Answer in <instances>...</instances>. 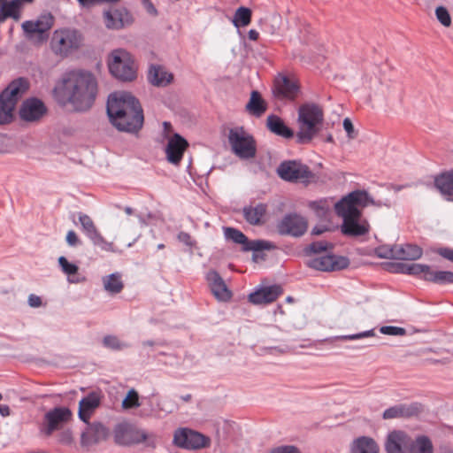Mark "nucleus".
Returning a JSON list of instances; mask_svg holds the SVG:
<instances>
[{"label":"nucleus","mask_w":453,"mask_h":453,"mask_svg":"<svg viewBox=\"0 0 453 453\" xmlns=\"http://www.w3.org/2000/svg\"><path fill=\"white\" fill-rule=\"evenodd\" d=\"M97 94V82L89 72L73 71L66 73L53 90L61 106L71 104L77 111L88 110Z\"/></svg>","instance_id":"f257e3e1"},{"label":"nucleus","mask_w":453,"mask_h":453,"mask_svg":"<svg viewBox=\"0 0 453 453\" xmlns=\"http://www.w3.org/2000/svg\"><path fill=\"white\" fill-rule=\"evenodd\" d=\"M107 115L111 125L120 132L138 133L144 121L140 102L130 93L118 91L108 96Z\"/></svg>","instance_id":"f03ea898"},{"label":"nucleus","mask_w":453,"mask_h":453,"mask_svg":"<svg viewBox=\"0 0 453 453\" xmlns=\"http://www.w3.org/2000/svg\"><path fill=\"white\" fill-rule=\"evenodd\" d=\"M375 204L365 190H355L342 198L334 205L335 212L342 218L341 232L348 237H359L369 233L370 225L362 219L359 208Z\"/></svg>","instance_id":"7ed1b4c3"},{"label":"nucleus","mask_w":453,"mask_h":453,"mask_svg":"<svg viewBox=\"0 0 453 453\" xmlns=\"http://www.w3.org/2000/svg\"><path fill=\"white\" fill-rule=\"evenodd\" d=\"M324 122L323 109L317 104L306 103L298 109L299 130L296 135L297 144H308L319 133Z\"/></svg>","instance_id":"20e7f679"},{"label":"nucleus","mask_w":453,"mask_h":453,"mask_svg":"<svg viewBox=\"0 0 453 453\" xmlns=\"http://www.w3.org/2000/svg\"><path fill=\"white\" fill-rule=\"evenodd\" d=\"M27 88V80L19 78L12 81L0 94V125H7L13 120V111L17 102Z\"/></svg>","instance_id":"39448f33"},{"label":"nucleus","mask_w":453,"mask_h":453,"mask_svg":"<svg viewBox=\"0 0 453 453\" xmlns=\"http://www.w3.org/2000/svg\"><path fill=\"white\" fill-rule=\"evenodd\" d=\"M109 71L121 81H133L137 76V67L133 56L123 49L111 51L108 60Z\"/></svg>","instance_id":"423d86ee"},{"label":"nucleus","mask_w":453,"mask_h":453,"mask_svg":"<svg viewBox=\"0 0 453 453\" xmlns=\"http://www.w3.org/2000/svg\"><path fill=\"white\" fill-rule=\"evenodd\" d=\"M83 41L81 34L74 28L65 27L54 31L50 40V49L53 53L61 58H66L77 50Z\"/></svg>","instance_id":"0eeeda50"},{"label":"nucleus","mask_w":453,"mask_h":453,"mask_svg":"<svg viewBox=\"0 0 453 453\" xmlns=\"http://www.w3.org/2000/svg\"><path fill=\"white\" fill-rule=\"evenodd\" d=\"M397 272L414 275L437 285L453 284V272L434 270L428 265L399 263Z\"/></svg>","instance_id":"6e6552de"},{"label":"nucleus","mask_w":453,"mask_h":453,"mask_svg":"<svg viewBox=\"0 0 453 453\" xmlns=\"http://www.w3.org/2000/svg\"><path fill=\"white\" fill-rule=\"evenodd\" d=\"M115 441L119 445H133L144 443L146 448L155 449L157 443V436L137 429L128 423H121L114 429Z\"/></svg>","instance_id":"1a4fd4ad"},{"label":"nucleus","mask_w":453,"mask_h":453,"mask_svg":"<svg viewBox=\"0 0 453 453\" xmlns=\"http://www.w3.org/2000/svg\"><path fill=\"white\" fill-rule=\"evenodd\" d=\"M228 141L234 153L239 157L250 159L255 157L257 152L256 142L253 136L249 134L243 127L231 128Z\"/></svg>","instance_id":"9d476101"},{"label":"nucleus","mask_w":453,"mask_h":453,"mask_svg":"<svg viewBox=\"0 0 453 453\" xmlns=\"http://www.w3.org/2000/svg\"><path fill=\"white\" fill-rule=\"evenodd\" d=\"M72 411L67 407H55L45 413L40 425V433L50 437L55 431L62 427L72 419Z\"/></svg>","instance_id":"9b49d317"},{"label":"nucleus","mask_w":453,"mask_h":453,"mask_svg":"<svg viewBox=\"0 0 453 453\" xmlns=\"http://www.w3.org/2000/svg\"><path fill=\"white\" fill-rule=\"evenodd\" d=\"M276 172L280 179L289 182H304L313 176L310 168L306 165L296 160H287L281 162Z\"/></svg>","instance_id":"f8f14e48"},{"label":"nucleus","mask_w":453,"mask_h":453,"mask_svg":"<svg viewBox=\"0 0 453 453\" xmlns=\"http://www.w3.org/2000/svg\"><path fill=\"white\" fill-rule=\"evenodd\" d=\"M225 237L236 244H242L243 251H263L273 250L276 245L266 240H249L248 237L239 229L234 227L224 228Z\"/></svg>","instance_id":"ddd939ff"},{"label":"nucleus","mask_w":453,"mask_h":453,"mask_svg":"<svg viewBox=\"0 0 453 453\" xmlns=\"http://www.w3.org/2000/svg\"><path fill=\"white\" fill-rule=\"evenodd\" d=\"M276 227L280 235H289L297 238L306 233L308 220L298 213L290 212L283 216L277 223Z\"/></svg>","instance_id":"4468645a"},{"label":"nucleus","mask_w":453,"mask_h":453,"mask_svg":"<svg viewBox=\"0 0 453 453\" xmlns=\"http://www.w3.org/2000/svg\"><path fill=\"white\" fill-rule=\"evenodd\" d=\"M173 442L180 448L187 449H198L210 445V438L188 428H180L175 431Z\"/></svg>","instance_id":"2eb2a0df"},{"label":"nucleus","mask_w":453,"mask_h":453,"mask_svg":"<svg viewBox=\"0 0 453 453\" xmlns=\"http://www.w3.org/2000/svg\"><path fill=\"white\" fill-rule=\"evenodd\" d=\"M299 93L300 86L296 79L281 73L274 78L273 94L277 99L294 101Z\"/></svg>","instance_id":"dca6fc26"},{"label":"nucleus","mask_w":453,"mask_h":453,"mask_svg":"<svg viewBox=\"0 0 453 453\" xmlns=\"http://www.w3.org/2000/svg\"><path fill=\"white\" fill-rule=\"evenodd\" d=\"M306 265L311 269L321 272H334L346 269L349 265V259L344 256L326 255L311 258Z\"/></svg>","instance_id":"f3484780"},{"label":"nucleus","mask_w":453,"mask_h":453,"mask_svg":"<svg viewBox=\"0 0 453 453\" xmlns=\"http://www.w3.org/2000/svg\"><path fill=\"white\" fill-rule=\"evenodd\" d=\"M54 17L51 13L41 15L37 20H27L22 23V29L29 36L37 35L40 42L48 38V31L53 27Z\"/></svg>","instance_id":"a211bd4d"},{"label":"nucleus","mask_w":453,"mask_h":453,"mask_svg":"<svg viewBox=\"0 0 453 453\" xmlns=\"http://www.w3.org/2000/svg\"><path fill=\"white\" fill-rule=\"evenodd\" d=\"M47 112L44 103L35 97L27 98L20 105L19 115L26 122H36Z\"/></svg>","instance_id":"6ab92c4d"},{"label":"nucleus","mask_w":453,"mask_h":453,"mask_svg":"<svg viewBox=\"0 0 453 453\" xmlns=\"http://www.w3.org/2000/svg\"><path fill=\"white\" fill-rule=\"evenodd\" d=\"M422 411L423 407L418 403H400L386 409L382 413V418H410L418 416Z\"/></svg>","instance_id":"aec40b11"},{"label":"nucleus","mask_w":453,"mask_h":453,"mask_svg":"<svg viewBox=\"0 0 453 453\" xmlns=\"http://www.w3.org/2000/svg\"><path fill=\"white\" fill-rule=\"evenodd\" d=\"M88 427L81 434V444L84 447H88L93 444L98 443L107 438L109 430L99 422L87 423Z\"/></svg>","instance_id":"412c9836"},{"label":"nucleus","mask_w":453,"mask_h":453,"mask_svg":"<svg viewBox=\"0 0 453 453\" xmlns=\"http://www.w3.org/2000/svg\"><path fill=\"white\" fill-rule=\"evenodd\" d=\"M282 292V288L279 285L263 287L250 293L248 296V300L250 303L256 305L267 304L274 302Z\"/></svg>","instance_id":"4be33fe9"},{"label":"nucleus","mask_w":453,"mask_h":453,"mask_svg":"<svg viewBox=\"0 0 453 453\" xmlns=\"http://www.w3.org/2000/svg\"><path fill=\"white\" fill-rule=\"evenodd\" d=\"M188 147L187 140L179 134H174L169 139L165 149L167 160L173 165H179Z\"/></svg>","instance_id":"5701e85b"},{"label":"nucleus","mask_w":453,"mask_h":453,"mask_svg":"<svg viewBox=\"0 0 453 453\" xmlns=\"http://www.w3.org/2000/svg\"><path fill=\"white\" fill-rule=\"evenodd\" d=\"M101 403L100 393L93 391L84 396L79 403L78 415L81 420L88 423L90 417Z\"/></svg>","instance_id":"b1692460"},{"label":"nucleus","mask_w":453,"mask_h":453,"mask_svg":"<svg viewBox=\"0 0 453 453\" xmlns=\"http://www.w3.org/2000/svg\"><path fill=\"white\" fill-rule=\"evenodd\" d=\"M106 27L120 29L132 23V16L126 9H115L104 14Z\"/></svg>","instance_id":"393cba45"},{"label":"nucleus","mask_w":453,"mask_h":453,"mask_svg":"<svg viewBox=\"0 0 453 453\" xmlns=\"http://www.w3.org/2000/svg\"><path fill=\"white\" fill-rule=\"evenodd\" d=\"M244 219L251 226H262L266 222L267 205L263 203L245 206L242 209Z\"/></svg>","instance_id":"a878e982"},{"label":"nucleus","mask_w":453,"mask_h":453,"mask_svg":"<svg viewBox=\"0 0 453 453\" xmlns=\"http://www.w3.org/2000/svg\"><path fill=\"white\" fill-rule=\"evenodd\" d=\"M207 280L214 296L220 301H227L232 297L231 291L227 288L219 273L214 270L207 273Z\"/></svg>","instance_id":"bb28decb"},{"label":"nucleus","mask_w":453,"mask_h":453,"mask_svg":"<svg viewBox=\"0 0 453 453\" xmlns=\"http://www.w3.org/2000/svg\"><path fill=\"white\" fill-rule=\"evenodd\" d=\"M173 80V73L159 65H150L148 72V81L156 87H165Z\"/></svg>","instance_id":"cd10ccee"},{"label":"nucleus","mask_w":453,"mask_h":453,"mask_svg":"<svg viewBox=\"0 0 453 453\" xmlns=\"http://www.w3.org/2000/svg\"><path fill=\"white\" fill-rule=\"evenodd\" d=\"M266 127L271 133L285 139H291L295 134L294 131L285 124L283 119L274 114L267 117Z\"/></svg>","instance_id":"c85d7f7f"},{"label":"nucleus","mask_w":453,"mask_h":453,"mask_svg":"<svg viewBox=\"0 0 453 453\" xmlns=\"http://www.w3.org/2000/svg\"><path fill=\"white\" fill-rule=\"evenodd\" d=\"M245 108L250 115L260 118L267 111V103L258 91L253 90Z\"/></svg>","instance_id":"c756f323"},{"label":"nucleus","mask_w":453,"mask_h":453,"mask_svg":"<svg viewBox=\"0 0 453 453\" xmlns=\"http://www.w3.org/2000/svg\"><path fill=\"white\" fill-rule=\"evenodd\" d=\"M349 453H379V446L372 438L360 436L352 441Z\"/></svg>","instance_id":"7c9ffc66"},{"label":"nucleus","mask_w":453,"mask_h":453,"mask_svg":"<svg viewBox=\"0 0 453 453\" xmlns=\"http://www.w3.org/2000/svg\"><path fill=\"white\" fill-rule=\"evenodd\" d=\"M422 249L418 245L405 244L395 245V259L398 260H416L421 257Z\"/></svg>","instance_id":"2f4dec72"},{"label":"nucleus","mask_w":453,"mask_h":453,"mask_svg":"<svg viewBox=\"0 0 453 453\" xmlns=\"http://www.w3.org/2000/svg\"><path fill=\"white\" fill-rule=\"evenodd\" d=\"M406 434L403 431L391 432L387 439L385 448L388 453H404L403 444L404 443Z\"/></svg>","instance_id":"473e14b6"},{"label":"nucleus","mask_w":453,"mask_h":453,"mask_svg":"<svg viewBox=\"0 0 453 453\" xmlns=\"http://www.w3.org/2000/svg\"><path fill=\"white\" fill-rule=\"evenodd\" d=\"M434 185L443 196H453V170L438 175Z\"/></svg>","instance_id":"72a5a7b5"},{"label":"nucleus","mask_w":453,"mask_h":453,"mask_svg":"<svg viewBox=\"0 0 453 453\" xmlns=\"http://www.w3.org/2000/svg\"><path fill=\"white\" fill-rule=\"evenodd\" d=\"M104 289L111 294H119L122 291L124 284L119 273H111L103 279Z\"/></svg>","instance_id":"f704fd0d"},{"label":"nucleus","mask_w":453,"mask_h":453,"mask_svg":"<svg viewBox=\"0 0 453 453\" xmlns=\"http://www.w3.org/2000/svg\"><path fill=\"white\" fill-rule=\"evenodd\" d=\"M411 450L412 453H434V445L428 436L418 435L413 442Z\"/></svg>","instance_id":"c9c22d12"},{"label":"nucleus","mask_w":453,"mask_h":453,"mask_svg":"<svg viewBox=\"0 0 453 453\" xmlns=\"http://www.w3.org/2000/svg\"><path fill=\"white\" fill-rule=\"evenodd\" d=\"M20 0L0 1V9H3L4 12H6L9 15V17H11L16 21H18L20 19Z\"/></svg>","instance_id":"e433bc0d"},{"label":"nucleus","mask_w":453,"mask_h":453,"mask_svg":"<svg viewBox=\"0 0 453 453\" xmlns=\"http://www.w3.org/2000/svg\"><path fill=\"white\" fill-rule=\"evenodd\" d=\"M252 12L250 8L241 6L234 15L233 24L236 27H247L251 21Z\"/></svg>","instance_id":"4c0bfd02"},{"label":"nucleus","mask_w":453,"mask_h":453,"mask_svg":"<svg viewBox=\"0 0 453 453\" xmlns=\"http://www.w3.org/2000/svg\"><path fill=\"white\" fill-rule=\"evenodd\" d=\"M334 249V244L326 241L313 242L303 250L306 256L312 254H319L324 251L331 250Z\"/></svg>","instance_id":"58836bf2"},{"label":"nucleus","mask_w":453,"mask_h":453,"mask_svg":"<svg viewBox=\"0 0 453 453\" xmlns=\"http://www.w3.org/2000/svg\"><path fill=\"white\" fill-rule=\"evenodd\" d=\"M79 221L82 226L83 231L88 238L97 232L92 219L88 215L79 213Z\"/></svg>","instance_id":"ea45409f"},{"label":"nucleus","mask_w":453,"mask_h":453,"mask_svg":"<svg viewBox=\"0 0 453 453\" xmlns=\"http://www.w3.org/2000/svg\"><path fill=\"white\" fill-rule=\"evenodd\" d=\"M141 405L139 402V395L137 391L134 388L130 389L122 401V408L125 410L137 408Z\"/></svg>","instance_id":"a19ab883"},{"label":"nucleus","mask_w":453,"mask_h":453,"mask_svg":"<svg viewBox=\"0 0 453 453\" xmlns=\"http://www.w3.org/2000/svg\"><path fill=\"white\" fill-rule=\"evenodd\" d=\"M103 343L104 347L113 350H121L123 349L129 347L127 343L120 342L119 338L115 335L104 336Z\"/></svg>","instance_id":"79ce46f5"},{"label":"nucleus","mask_w":453,"mask_h":453,"mask_svg":"<svg viewBox=\"0 0 453 453\" xmlns=\"http://www.w3.org/2000/svg\"><path fill=\"white\" fill-rule=\"evenodd\" d=\"M89 239L92 241V242L96 245L101 248L103 250L105 251H112L113 250V244L111 242H107L101 234L97 231L95 234H93Z\"/></svg>","instance_id":"37998d69"},{"label":"nucleus","mask_w":453,"mask_h":453,"mask_svg":"<svg viewBox=\"0 0 453 453\" xmlns=\"http://www.w3.org/2000/svg\"><path fill=\"white\" fill-rule=\"evenodd\" d=\"M375 254L380 258L395 259V245L392 247L380 246L375 249Z\"/></svg>","instance_id":"c03bdc74"},{"label":"nucleus","mask_w":453,"mask_h":453,"mask_svg":"<svg viewBox=\"0 0 453 453\" xmlns=\"http://www.w3.org/2000/svg\"><path fill=\"white\" fill-rule=\"evenodd\" d=\"M58 264L62 271L70 277H73L78 273V266L74 264L69 263L68 260L63 256L58 258Z\"/></svg>","instance_id":"a18cd8bd"},{"label":"nucleus","mask_w":453,"mask_h":453,"mask_svg":"<svg viewBox=\"0 0 453 453\" xmlns=\"http://www.w3.org/2000/svg\"><path fill=\"white\" fill-rule=\"evenodd\" d=\"M57 441L65 446H73L74 444L73 435L70 429L61 430L57 435Z\"/></svg>","instance_id":"49530a36"},{"label":"nucleus","mask_w":453,"mask_h":453,"mask_svg":"<svg viewBox=\"0 0 453 453\" xmlns=\"http://www.w3.org/2000/svg\"><path fill=\"white\" fill-rule=\"evenodd\" d=\"M435 15L440 23L444 27H449L451 25V17L445 7L438 6L435 10Z\"/></svg>","instance_id":"de8ad7c7"},{"label":"nucleus","mask_w":453,"mask_h":453,"mask_svg":"<svg viewBox=\"0 0 453 453\" xmlns=\"http://www.w3.org/2000/svg\"><path fill=\"white\" fill-rule=\"evenodd\" d=\"M375 335H376L375 330L370 329V330L364 331V332H361L358 334L342 335V336H340L339 338L342 340H344V341H352V340H358V339L366 338V337H373Z\"/></svg>","instance_id":"09e8293b"},{"label":"nucleus","mask_w":453,"mask_h":453,"mask_svg":"<svg viewBox=\"0 0 453 453\" xmlns=\"http://www.w3.org/2000/svg\"><path fill=\"white\" fill-rule=\"evenodd\" d=\"M380 332L388 335H405L406 330L403 327L394 326H384L380 328Z\"/></svg>","instance_id":"8fccbe9b"},{"label":"nucleus","mask_w":453,"mask_h":453,"mask_svg":"<svg viewBox=\"0 0 453 453\" xmlns=\"http://www.w3.org/2000/svg\"><path fill=\"white\" fill-rule=\"evenodd\" d=\"M119 1V0H77V2L81 7L88 9L103 4H114Z\"/></svg>","instance_id":"3c124183"},{"label":"nucleus","mask_w":453,"mask_h":453,"mask_svg":"<svg viewBox=\"0 0 453 453\" xmlns=\"http://www.w3.org/2000/svg\"><path fill=\"white\" fill-rule=\"evenodd\" d=\"M343 127L349 139H354L357 137V134L355 131L354 126L349 118L343 119Z\"/></svg>","instance_id":"603ef678"},{"label":"nucleus","mask_w":453,"mask_h":453,"mask_svg":"<svg viewBox=\"0 0 453 453\" xmlns=\"http://www.w3.org/2000/svg\"><path fill=\"white\" fill-rule=\"evenodd\" d=\"M270 453H300L299 449L292 445L280 446L273 449Z\"/></svg>","instance_id":"864d4df0"},{"label":"nucleus","mask_w":453,"mask_h":453,"mask_svg":"<svg viewBox=\"0 0 453 453\" xmlns=\"http://www.w3.org/2000/svg\"><path fill=\"white\" fill-rule=\"evenodd\" d=\"M177 238L180 242L184 243L185 245L190 248H192L196 244V242L192 240V237L188 233L180 232Z\"/></svg>","instance_id":"5fc2aeb1"},{"label":"nucleus","mask_w":453,"mask_h":453,"mask_svg":"<svg viewBox=\"0 0 453 453\" xmlns=\"http://www.w3.org/2000/svg\"><path fill=\"white\" fill-rule=\"evenodd\" d=\"M66 242L69 246L75 247L81 243V241L73 230H70L66 234Z\"/></svg>","instance_id":"6e6d98bb"},{"label":"nucleus","mask_w":453,"mask_h":453,"mask_svg":"<svg viewBox=\"0 0 453 453\" xmlns=\"http://www.w3.org/2000/svg\"><path fill=\"white\" fill-rule=\"evenodd\" d=\"M27 303H28L29 306L33 307V308H38V307L42 306V304L41 297L35 294L29 295Z\"/></svg>","instance_id":"4d7b16f0"},{"label":"nucleus","mask_w":453,"mask_h":453,"mask_svg":"<svg viewBox=\"0 0 453 453\" xmlns=\"http://www.w3.org/2000/svg\"><path fill=\"white\" fill-rule=\"evenodd\" d=\"M437 253L443 258L453 262V249L450 248H440Z\"/></svg>","instance_id":"13d9d810"},{"label":"nucleus","mask_w":453,"mask_h":453,"mask_svg":"<svg viewBox=\"0 0 453 453\" xmlns=\"http://www.w3.org/2000/svg\"><path fill=\"white\" fill-rule=\"evenodd\" d=\"M144 8L146 9L147 12L152 16H157V11L156 9V7L154 6V4L151 3V1L150 3H147V4L144 5Z\"/></svg>","instance_id":"bf43d9fd"},{"label":"nucleus","mask_w":453,"mask_h":453,"mask_svg":"<svg viewBox=\"0 0 453 453\" xmlns=\"http://www.w3.org/2000/svg\"><path fill=\"white\" fill-rule=\"evenodd\" d=\"M326 231H327V228L325 226H315L311 230V234L319 235L325 233Z\"/></svg>","instance_id":"052dcab7"},{"label":"nucleus","mask_w":453,"mask_h":453,"mask_svg":"<svg viewBox=\"0 0 453 453\" xmlns=\"http://www.w3.org/2000/svg\"><path fill=\"white\" fill-rule=\"evenodd\" d=\"M0 414L3 417H7L10 415V408L6 404H0Z\"/></svg>","instance_id":"680f3d73"},{"label":"nucleus","mask_w":453,"mask_h":453,"mask_svg":"<svg viewBox=\"0 0 453 453\" xmlns=\"http://www.w3.org/2000/svg\"><path fill=\"white\" fill-rule=\"evenodd\" d=\"M259 34L257 31L251 29L248 33V37L251 41H257L258 39Z\"/></svg>","instance_id":"e2e57ef3"},{"label":"nucleus","mask_w":453,"mask_h":453,"mask_svg":"<svg viewBox=\"0 0 453 453\" xmlns=\"http://www.w3.org/2000/svg\"><path fill=\"white\" fill-rule=\"evenodd\" d=\"M163 127H164V132H165V135H167L172 130V125L170 122L165 121L163 123Z\"/></svg>","instance_id":"0e129e2a"},{"label":"nucleus","mask_w":453,"mask_h":453,"mask_svg":"<svg viewBox=\"0 0 453 453\" xmlns=\"http://www.w3.org/2000/svg\"><path fill=\"white\" fill-rule=\"evenodd\" d=\"M9 18V15L3 9H0V23L4 22Z\"/></svg>","instance_id":"69168bd1"},{"label":"nucleus","mask_w":453,"mask_h":453,"mask_svg":"<svg viewBox=\"0 0 453 453\" xmlns=\"http://www.w3.org/2000/svg\"><path fill=\"white\" fill-rule=\"evenodd\" d=\"M259 251H253V254H252V260L257 262V259H265V255H260L258 253Z\"/></svg>","instance_id":"338daca9"},{"label":"nucleus","mask_w":453,"mask_h":453,"mask_svg":"<svg viewBox=\"0 0 453 453\" xmlns=\"http://www.w3.org/2000/svg\"><path fill=\"white\" fill-rule=\"evenodd\" d=\"M440 453H453V449L449 446H441Z\"/></svg>","instance_id":"774afa93"}]
</instances>
